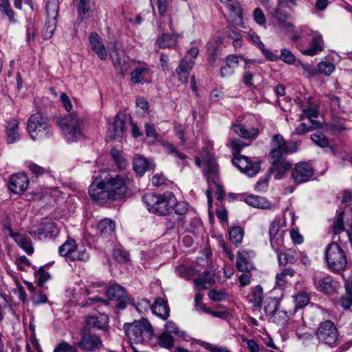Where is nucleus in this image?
Returning a JSON list of instances; mask_svg holds the SVG:
<instances>
[{"label": "nucleus", "mask_w": 352, "mask_h": 352, "mask_svg": "<svg viewBox=\"0 0 352 352\" xmlns=\"http://www.w3.org/2000/svg\"><path fill=\"white\" fill-rule=\"evenodd\" d=\"M100 179L96 177L89 188V195L95 201L104 203L107 199L120 201L127 192L129 179L120 175H111L102 171Z\"/></svg>", "instance_id": "obj_1"}, {"label": "nucleus", "mask_w": 352, "mask_h": 352, "mask_svg": "<svg viewBox=\"0 0 352 352\" xmlns=\"http://www.w3.org/2000/svg\"><path fill=\"white\" fill-rule=\"evenodd\" d=\"M124 330L131 343L142 344L151 342L153 337V329L146 320L125 323Z\"/></svg>", "instance_id": "obj_2"}, {"label": "nucleus", "mask_w": 352, "mask_h": 352, "mask_svg": "<svg viewBox=\"0 0 352 352\" xmlns=\"http://www.w3.org/2000/svg\"><path fill=\"white\" fill-rule=\"evenodd\" d=\"M175 201V197L170 192H167L163 195L147 193L142 197V201L150 212L158 213L162 215L168 213Z\"/></svg>", "instance_id": "obj_3"}, {"label": "nucleus", "mask_w": 352, "mask_h": 352, "mask_svg": "<svg viewBox=\"0 0 352 352\" xmlns=\"http://www.w3.org/2000/svg\"><path fill=\"white\" fill-rule=\"evenodd\" d=\"M28 131L33 140H39L50 137L53 132L48 119L40 113L32 115L28 122Z\"/></svg>", "instance_id": "obj_4"}, {"label": "nucleus", "mask_w": 352, "mask_h": 352, "mask_svg": "<svg viewBox=\"0 0 352 352\" xmlns=\"http://www.w3.org/2000/svg\"><path fill=\"white\" fill-rule=\"evenodd\" d=\"M106 294L109 300H120L117 305V308H125L127 306L138 308L141 306L146 308L149 306V302L146 300L142 299L136 302L134 298L130 299L127 296L125 289L119 284L115 283L110 285L106 291Z\"/></svg>", "instance_id": "obj_5"}, {"label": "nucleus", "mask_w": 352, "mask_h": 352, "mask_svg": "<svg viewBox=\"0 0 352 352\" xmlns=\"http://www.w3.org/2000/svg\"><path fill=\"white\" fill-rule=\"evenodd\" d=\"M325 261L329 269L339 272L344 270L347 265L344 251L336 242L329 243L325 249Z\"/></svg>", "instance_id": "obj_6"}, {"label": "nucleus", "mask_w": 352, "mask_h": 352, "mask_svg": "<svg viewBox=\"0 0 352 352\" xmlns=\"http://www.w3.org/2000/svg\"><path fill=\"white\" fill-rule=\"evenodd\" d=\"M296 142H286L281 135H274L270 142V158H284L298 151Z\"/></svg>", "instance_id": "obj_7"}, {"label": "nucleus", "mask_w": 352, "mask_h": 352, "mask_svg": "<svg viewBox=\"0 0 352 352\" xmlns=\"http://www.w3.org/2000/svg\"><path fill=\"white\" fill-rule=\"evenodd\" d=\"M57 123L69 141L76 142L80 138L81 130L79 119L76 113L59 118Z\"/></svg>", "instance_id": "obj_8"}, {"label": "nucleus", "mask_w": 352, "mask_h": 352, "mask_svg": "<svg viewBox=\"0 0 352 352\" xmlns=\"http://www.w3.org/2000/svg\"><path fill=\"white\" fill-rule=\"evenodd\" d=\"M58 8V0H48L46 3V21L42 32V36L45 40L52 38L56 28Z\"/></svg>", "instance_id": "obj_9"}, {"label": "nucleus", "mask_w": 352, "mask_h": 352, "mask_svg": "<svg viewBox=\"0 0 352 352\" xmlns=\"http://www.w3.org/2000/svg\"><path fill=\"white\" fill-rule=\"evenodd\" d=\"M316 335L321 342L332 346L338 339L339 332L333 322L327 320L320 323Z\"/></svg>", "instance_id": "obj_10"}, {"label": "nucleus", "mask_w": 352, "mask_h": 352, "mask_svg": "<svg viewBox=\"0 0 352 352\" xmlns=\"http://www.w3.org/2000/svg\"><path fill=\"white\" fill-rule=\"evenodd\" d=\"M81 338L76 342V345L80 349L86 351H95L102 347V342L100 338L92 333L87 327H84L80 331Z\"/></svg>", "instance_id": "obj_11"}, {"label": "nucleus", "mask_w": 352, "mask_h": 352, "mask_svg": "<svg viewBox=\"0 0 352 352\" xmlns=\"http://www.w3.org/2000/svg\"><path fill=\"white\" fill-rule=\"evenodd\" d=\"M285 226L280 224L279 220H274L270 228V244L272 249L276 252H279L281 249H284V234Z\"/></svg>", "instance_id": "obj_12"}, {"label": "nucleus", "mask_w": 352, "mask_h": 352, "mask_svg": "<svg viewBox=\"0 0 352 352\" xmlns=\"http://www.w3.org/2000/svg\"><path fill=\"white\" fill-rule=\"evenodd\" d=\"M314 283L316 289L327 294L334 293L338 287V283L330 276L318 273L313 277Z\"/></svg>", "instance_id": "obj_13"}, {"label": "nucleus", "mask_w": 352, "mask_h": 352, "mask_svg": "<svg viewBox=\"0 0 352 352\" xmlns=\"http://www.w3.org/2000/svg\"><path fill=\"white\" fill-rule=\"evenodd\" d=\"M313 167L307 162H299L295 165L292 170V178L296 184H301L309 181L314 175Z\"/></svg>", "instance_id": "obj_14"}, {"label": "nucleus", "mask_w": 352, "mask_h": 352, "mask_svg": "<svg viewBox=\"0 0 352 352\" xmlns=\"http://www.w3.org/2000/svg\"><path fill=\"white\" fill-rule=\"evenodd\" d=\"M29 184L28 175L23 173L12 175L9 180V190L15 194L23 192Z\"/></svg>", "instance_id": "obj_15"}, {"label": "nucleus", "mask_w": 352, "mask_h": 352, "mask_svg": "<svg viewBox=\"0 0 352 352\" xmlns=\"http://www.w3.org/2000/svg\"><path fill=\"white\" fill-rule=\"evenodd\" d=\"M255 256L253 251L250 250L241 249L237 252L236 267L243 272H250L254 266L250 260Z\"/></svg>", "instance_id": "obj_16"}, {"label": "nucleus", "mask_w": 352, "mask_h": 352, "mask_svg": "<svg viewBox=\"0 0 352 352\" xmlns=\"http://www.w3.org/2000/svg\"><path fill=\"white\" fill-rule=\"evenodd\" d=\"M312 32V38L309 47L307 49L301 50L300 52L305 56H314L323 50L324 41L322 36L318 32Z\"/></svg>", "instance_id": "obj_17"}, {"label": "nucleus", "mask_w": 352, "mask_h": 352, "mask_svg": "<svg viewBox=\"0 0 352 352\" xmlns=\"http://www.w3.org/2000/svg\"><path fill=\"white\" fill-rule=\"evenodd\" d=\"M233 164L241 172L246 173L250 177H254L260 170V165H253L250 169H247L249 164V158L244 155H234Z\"/></svg>", "instance_id": "obj_18"}, {"label": "nucleus", "mask_w": 352, "mask_h": 352, "mask_svg": "<svg viewBox=\"0 0 352 352\" xmlns=\"http://www.w3.org/2000/svg\"><path fill=\"white\" fill-rule=\"evenodd\" d=\"M272 167L270 169L271 172L275 173L274 178L280 179L285 173L292 168V164L289 162L286 157L270 159Z\"/></svg>", "instance_id": "obj_19"}, {"label": "nucleus", "mask_w": 352, "mask_h": 352, "mask_svg": "<svg viewBox=\"0 0 352 352\" xmlns=\"http://www.w3.org/2000/svg\"><path fill=\"white\" fill-rule=\"evenodd\" d=\"M124 129V121L119 115L116 116L113 122L108 128V136L115 140L120 141L123 136Z\"/></svg>", "instance_id": "obj_20"}, {"label": "nucleus", "mask_w": 352, "mask_h": 352, "mask_svg": "<svg viewBox=\"0 0 352 352\" xmlns=\"http://www.w3.org/2000/svg\"><path fill=\"white\" fill-rule=\"evenodd\" d=\"M89 43L93 51L101 60H106L107 52L102 43L100 36L96 32H91L89 35Z\"/></svg>", "instance_id": "obj_21"}, {"label": "nucleus", "mask_w": 352, "mask_h": 352, "mask_svg": "<svg viewBox=\"0 0 352 352\" xmlns=\"http://www.w3.org/2000/svg\"><path fill=\"white\" fill-rule=\"evenodd\" d=\"M19 122L16 119H10L6 125V140L8 144H13L19 140L21 135L19 129Z\"/></svg>", "instance_id": "obj_22"}, {"label": "nucleus", "mask_w": 352, "mask_h": 352, "mask_svg": "<svg viewBox=\"0 0 352 352\" xmlns=\"http://www.w3.org/2000/svg\"><path fill=\"white\" fill-rule=\"evenodd\" d=\"M195 65V61L192 60H186L184 58L179 63V66L176 69V73L179 77V80L182 83L187 82L190 70Z\"/></svg>", "instance_id": "obj_23"}, {"label": "nucleus", "mask_w": 352, "mask_h": 352, "mask_svg": "<svg viewBox=\"0 0 352 352\" xmlns=\"http://www.w3.org/2000/svg\"><path fill=\"white\" fill-rule=\"evenodd\" d=\"M215 283V278L213 272L204 271L202 277L194 280V285L198 290L208 289Z\"/></svg>", "instance_id": "obj_24"}, {"label": "nucleus", "mask_w": 352, "mask_h": 352, "mask_svg": "<svg viewBox=\"0 0 352 352\" xmlns=\"http://www.w3.org/2000/svg\"><path fill=\"white\" fill-rule=\"evenodd\" d=\"M267 314L273 318L276 323L284 324L295 313L296 309H265Z\"/></svg>", "instance_id": "obj_25"}, {"label": "nucleus", "mask_w": 352, "mask_h": 352, "mask_svg": "<svg viewBox=\"0 0 352 352\" xmlns=\"http://www.w3.org/2000/svg\"><path fill=\"white\" fill-rule=\"evenodd\" d=\"M249 39L260 49L263 56L270 61H276L278 56L272 51L265 48L264 43L261 41L260 37L254 32L250 33Z\"/></svg>", "instance_id": "obj_26"}, {"label": "nucleus", "mask_w": 352, "mask_h": 352, "mask_svg": "<svg viewBox=\"0 0 352 352\" xmlns=\"http://www.w3.org/2000/svg\"><path fill=\"white\" fill-rule=\"evenodd\" d=\"M278 261L280 265H285L287 263H295L298 259V252L294 249H288L283 251L281 249L278 252Z\"/></svg>", "instance_id": "obj_27"}, {"label": "nucleus", "mask_w": 352, "mask_h": 352, "mask_svg": "<svg viewBox=\"0 0 352 352\" xmlns=\"http://www.w3.org/2000/svg\"><path fill=\"white\" fill-rule=\"evenodd\" d=\"M77 5L78 21H82L91 16L90 0H74Z\"/></svg>", "instance_id": "obj_28"}, {"label": "nucleus", "mask_w": 352, "mask_h": 352, "mask_svg": "<svg viewBox=\"0 0 352 352\" xmlns=\"http://www.w3.org/2000/svg\"><path fill=\"white\" fill-rule=\"evenodd\" d=\"M312 98H309L307 107H302V114L300 115V119L302 120L305 118L310 120V122L314 123L316 126V123L312 120V118H317L319 113V106L318 104L311 102Z\"/></svg>", "instance_id": "obj_29"}, {"label": "nucleus", "mask_w": 352, "mask_h": 352, "mask_svg": "<svg viewBox=\"0 0 352 352\" xmlns=\"http://www.w3.org/2000/svg\"><path fill=\"white\" fill-rule=\"evenodd\" d=\"M109 323V317L106 314H100L99 317L91 316L87 318V323L85 327L90 330L91 327L103 329Z\"/></svg>", "instance_id": "obj_30"}, {"label": "nucleus", "mask_w": 352, "mask_h": 352, "mask_svg": "<svg viewBox=\"0 0 352 352\" xmlns=\"http://www.w3.org/2000/svg\"><path fill=\"white\" fill-rule=\"evenodd\" d=\"M150 72V67L147 64L143 63L131 72V80L134 84H138L143 81Z\"/></svg>", "instance_id": "obj_31"}, {"label": "nucleus", "mask_w": 352, "mask_h": 352, "mask_svg": "<svg viewBox=\"0 0 352 352\" xmlns=\"http://www.w3.org/2000/svg\"><path fill=\"white\" fill-rule=\"evenodd\" d=\"M209 188L206 190V195L208 198V203L209 205V207H211L212 206V199H211V195L212 192H214L215 195L217 196V198L218 200H222L224 197L225 195V190L222 186H221L218 180H215L214 182H211L208 183Z\"/></svg>", "instance_id": "obj_32"}, {"label": "nucleus", "mask_w": 352, "mask_h": 352, "mask_svg": "<svg viewBox=\"0 0 352 352\" xmlns=\"http://www.w3.org/2000/svg\"><path fill=\"white\" fill-rule=\"evenodd\" d=\"M245 203L254 208L260 209H269L271 203L265 197L256 195H249L245 199Z\"/></svg>", "instance_id": "obj_33"}, {"label": "nucleus", "mask_w": 352, "mask_h": 352, "mask_svg": "<svg viewBox=\"0 0 352 352\" xmlns=\"http://www.w3.org/2000/svg\"><path fill=\"white\" fill-rule=\"evenodd\" d=\"M115 230V223L110 219L105 218L98 222V233L102 237L110 236Z\"/></svg>", "instance_id": "obj_34"}, {"label": "nucleus", "mask_w": 352, "mask_h": 352, "mask_svg": "<svg viewBox=\"0 0 352 352\" xmlns=\"http://www.w3.org/2000/svg\"><path fill=\"white\" fill-rule=\"evenodd\" d=\"M204 175L206 177L208 183L218 180V165L214 160L210 159L205 164Z\"/></svg>", "instance_id": "obj_35"}, {"label": "nucleus", "mask_w": 352, "mask_h": 352, "mask_svg": "<svg viewBox=\"0 0 352 352\" xmlns=\"http://www.w3.org/2000/svg\"><path fill=\"white\" fill-rule=\"evenodd\" d=\"M295 271L292 268H283L276 276V285L283 287L294 276Z\"/></svg>", "instance_id": "obj_36"}, {"label": "nucleus", "mask_w": 352, "mask_h": 352, "mask_svg": "<svg viewBox=\"0 0 352 352\" xmlns=\"http://www.w3.org/2000/svg\"><path fill=\"white\" fill-rule=\"evenodd\" d=\"M166 333L173 335L174 334L177 338H182L184 340L188 341V338H190L187 333L182 330L175 322L173 321H168L164 325V331Z\"/></svg>", "instance_id": "obj_37"}, {"label": "nucleus", "mask_w": 352, "mask_h": 352, "mask_svg": "<svg viewBox=\"0 0 352 352\" xmlns=\"http://www.w3.org/2000/svg\"><path fill=\"white\" fill-rule=\"evenodd\" d=\"M175 339L173 335L163 331L157 337V343L160 347L172 351L175 346Z\"/></svg>", "instance_id": "obj_38"}, {"label": "nucleus", "mask_w": 352, "mask_h": 352, "mask_svg": "<svg viewBox=\"0 0 352 352\" xmlns=\"http://www.w3.org/2000/svg\"><path fill=\"white\" fill-rule=\"evenodd\" d=\"M76 249L77 244L75 241L68 239L59 247L58 252L60 256L66 257L67 260L69 261L70 256L72 255L73 252H76Z\"/></svg>", "instance_id": "obj_39"}, {"label": "nucleus", "mask_w": 352, "mask_h": 352, "mask_svg": "<svg viewBox=\"0 0 352 352\" xmlns=\"http://www.w3.org/2000/svg\"><path fill=\"white\" fill-rule=\"evenodd\" d=\"M248 300L255 307H261L263 300V288L261 285H256L252 288L251 294L248 296Z\"/></svg>", "instance_id": "obj_40"}, {"label": "nucleus", "mask_w": 352, "mask_h": 352, "mask_svg": "<svg viewBox=\"0 0 352 352\" xmlns=\"http://www.w3.org/2000/svg\"><path fill=\"white\" fill-rule=\"evenodd\" d=\"M207 53L209 56V62L211 65L216 66L218 61L220 60L221 55V50L217 46L212 43L207 44Z\"/></svg>", "instance_id": "obj_41"}, {"label": "nucleus", "mask_w": 352, "mask_h": 352, "mask_svg": "<svg viewBox=\"0 0 352 352\" xmlns=\"http://www.w3.org/2000/svg\"><path fill=\"white\" fill-rule=\"evenodd\" d=\"M220 1L227 6L228 9L232 14V16L242 20V8L237 0H220Z\"/></svg>", "instance_id": "obj_42"}, {"label": "nucleus", "mask_w": 352, "mask_h": 352, "mask_svg": "<svg viewBox=\"0 0 352 352\" xmlns=\"http://www.w3.org/2000/svg\"><path fill=\"white\" fill-rule=\"evenodd\" d=\"M177 43V36L175 34H163L158 39L157 43L160 48L173 47Z\"/></svg>", "instance_id": "obj_43"}, {"label": "nucleus", "mask_w": 352, "mask_h": 352, "mask_svg": "<svg viewBox=\"0 0 352 352\" xmlns=\"http://www.w3.org/2000/svg\"><path fill=\"white\" fill-rule=\"evenodd\" d=\"M243 236L244 230L241 226H234L229 230L230 240L236 246L241 243Z\"/></svg>", "instance_id": "obj_44"}, {"label": "nucleus", "mask_w": 352, "mask_h": 352, "mask_svg": "<svg viewBox=\"0 0 352 352\" xmlns=\"http://www.w3.org/2000/svg\"><path fill=\"white\" fill-rule=\"evenodd\" d=\"M0 16H8L10 23H14L16 22L14 18V12L10 8L8 0H0Z\"/></svg>", "instance_id": "obj_45"}, {"label": "nucleus", "mask_w": 352, "mask_h": 352, "mask_svg": "<svg viewBox=\"0 0 352 352\" xmlns=\"http://www.w3.org/2000/svg\"><path fill=\"white\" fill-rule=\"evenodd\" d=\"M113 65L118 72H119L122 77H124L131 69V63L125 59H122L118 56L113 59Z\"/></svg>", "instance_id": "obj_46"}, {"label": "nucleus", "mask_w": 352, "mask_h": 352, "mask_svg": "<svg viewBox=\"0 0 352 352\" xmlns=\"http://www.w3.org/2000/svg\"><path fill=\"white\" fill-rule=\"evenodd\" d=\"M295 308H304L305 306L310 305L313 306V303L310 302L309 295L305 292H299L294 296Z\"/></svg>", "instance_id": "obj_47"}, {"label": "nucleus", "mask_w": 352, "mask_h": 352, "mask_svg": "<svg viewBox=\"0 0 352 352\" xmlns=\"http://www.w3.org/2000/svg\"><path fill=\"white\" fill-rule=\"evenodd\" d=\"M148 168V162L146 158L138 157L133 160V170L139 175L144 174Z\"/></svg>", "instance_id": "obj_48"}, {"label": "nucleus", "mask_w": 352, "mask_h": 352, "mask_svg": "<svg viewBox=\"0 0 352 352\" xmlns=\"http://www.w3.org/2000/svg\"><path fill=\"white\" fill-rule=\"evenodd\" d=\"M89 258L90 254L84 247L78 248L77 246L76 252H73L72 255L70 256V258L69 261H79L82 262H87L89 260Z\"/></svg>", "instance_id": "obj_49"}, {"label": "nucleus", "mask_w": 352, "mask_h": 352, "mask_svg": "<svg viewBox=\"0 0 352 352\" xmlns=\"http://www.w3.org/2000/svg\"><path fill=\"white\" fill-rule=\"evenodd\" d=\"M56 231L57 228L56 223H54V222H51L45 224L42 228H38L34 231V233L41 236L47 238L49 236L50 234V236H52V234Z\"/></svg>", "instance_id": "obj_50"}, {"label": "nucleus", "mask_w": 352, "mask_h": 352, "mask_svg": "<svg viewBox=\"0 0 352 352\" xmlns=\"http://www.w3.org/2000/svg\"><path fill=\"white\" fill-rule=\"evenodd\" d=\"M272 16L274 19H276L278 22V27L280 30H283L284 25L285 23H292L291 22H287V19L288 18V14L284 10L277 8L274 10Z\"/></svg>", "instance_id": "obj_51"}, {"label": "nucleus", "mask_w": 352, "mask_h": 352, "mask_svg": "<svg viewBox=\"0 0 352 352\" xmlns=\"http://www.w3.org/2000/svg\"><path fill=\"white\" fill-rule=\"evenodd\" d=\"M280 60L288 65H294L296 62V57L290 50L283 48L280 50V56H278L276 60Z\"/></svg>", "instance_id": "obj_52"}, {"label": "nucleus", "mask_w": 352, "mask_h": 352, "mask_svg": "<svg viewBox=\"0 0 352 352\" xmlns=\"http://www.w3.org/2000/svg\"><path fill=\"white\" fill-rule=\"evenodd\" d=\"M284 30L286 34H289V37L292 42L296 43L301 38L300 32L296 29L293 23H285L283 26Z\"/></svg>", "instance_id": "obj_53"}, {"label": "nucleus", "mask_w": 352, "mask_h": 352, "mask_svg": "<svg viewBox=\"0 0 352 352\" xmlns=\"http://www.w3.org/2000/svg\"><path fill=\"white\" fill-rule=\"evenodd\" d=\"M206 314L220 319L230 320L232 314L226 309H203Z\"/></svg>", "instance_id": "obj_54"}, {"label": "nucleus", "mask_w": 352, "mask_h": 352, "mask_svg": "<svg viewBox=\"0 0 352 352\" xmlns=\"http://www.w3.org/2000/svg\"><path fill=\"white\" fill-rule=\"evenodd\" d=\"M16 243L28 254H32L33 253L34 248L29 237L21 235Z\"/></svg>", "instance_id": "obj_55"}, {"label": "nucleus", "mask_w": 352, "mask_h": 352, "mask_svg": "<svg viewBox=\"0 0 352 352\" xmlns=\"http://www.w3.org/2000/svg\"><path fill=\"white\" fill-rule=\"evenodd\" d=\"M344 212H340L338 216V218L336 221H334L331 227L332 232L337 234L344 230Z\"/></svg>", "instance_id": "obj_56"}, {"label": "nucleus", "mask_w": 352, "mask_h": 352, "mask_svg": "<svg viewBox=\"0 0 352 352\" xmlns=\"http://www.w3.org/2000/svg\"><path fill=\"white\" fill-rule=\"evenodd\" d=\"M311 139L316 145L322 148H325L329 146V140L327 137L318 131L311 134Z\"/></svg>", "instance_id": "obj_57"}, {"label": "nucleus", "mask_w": 352, "mask_h": 352, "mask_svg": "<svg viewBox=\"0 0 352 352\" xmlns=\"http://www.w3.org/2000/svg\"><path fill=\"white\" fill-rule=\"evenodd\" d=\"M28 170L36 177L41 176L47 172V169L36 163L29 161L25 163Z\"/></svg>", "instance_id": "obj_58"}, {"label": "nucleus", "mask_w": 352, "mask_h": 352, "mask_svg": "<svg viewBox=\"0 0 352 352\" xmlns=\"http://www.w3.org/2000/svg\"><path fill=\"white\" fill-rule=\"evenodd\" d=\"M77 348L76 343L72 345L65 341H62L54 348V352H78Z\"/></svg>", "instance_id": "obj_59"}, {"label": "nucleus", "mask_w": 352, "mask_h": 352, "mask_svg": "<svg viewBox=\"0 0 352 352\" xmlns=\"http://www.w3.org/2000/svg\"><path fill=\"white\" fill-rule=\"evenodd\" d=\"M113 255L115 259L120 263H126L130 261L129 252L122 249H115Z\"/></svg>", "instance_id": "obj_60"}, {"label": "nucleus", "mask_w": 352, "mask_h": 352, "mask_svg": "<svg viewBox=\"0 0 352 352\" xmlns=\"http://www.w3.org/2000/svg\"><path fill=\"white\" fill-rule=\"evenodd\" d=\"M36 34V28L35 24L31 20L27 21L26 25V41L30 43L34 40Z\"/></svg>", "instance_id": "obj_61"}, {"label": "nucleus", "mask_w": 352, "mask_h": 352, "mask_svg": "<svg viewBox=\"0 0 352 352\" xmlns=\"http://www.w3.org/2000/svg\"><path fill=\"white\" fill-rule=\"evenodd\" d=\"M317 66L319 72L326 76H329L335 69L334 65L329 62H320Z\"/></svg>", "instance_id": "obj_62"}, {"label": "nucleus", "mask_w": 352, "mask_h": 352, "mask_svg": "<svg viewBox=\"0 0 352 352\" xmlns=\"http://www.w3.org/2000/svg\"><path fill=\"white\" fill-rule=\"evenodd\" d=\"M229 145L232 149L234 155H239L241 149L247 146V144H245L242 140L236 138L232 139L229 143Z\"/></svg>", "instance_id": "obj_63"}, {"label": "nucleus", "mask_w": 352, "mask_h": 352, "mask_svg": "<svg viewBox=\"0 0 352 352\" xmlns=\"http://www.w3.org/2000/svg\"><path fill=\"white\" fill-rule=\"evenodd\" d=\"M39 286L43 287L45 282L50 277V274L45 272L43 267H41L35 273Z\"/></svg>", "instance_id": "obj_64"}]
</instances>
